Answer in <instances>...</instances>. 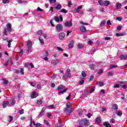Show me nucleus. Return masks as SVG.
Returning <instances> with one entry per match:
<instances>
[{"label": "nucleus", "instance_id": "62", "mask_svg": "<svg viewBox=\"0 0 127 127\" xmlns=\"http://www.w3.org/2000/svg\"><path fill=\"white\" fill-rule=\"evenodd\" d=\"M3 81V83L5 84V85H7V84L8 83V81L5 79H4Z\"/></svg>", "mask_w": 127, "mask_h": 127}, {"label": "nucleus", "instance_id": "21", "mask_svg": "<svg viewBox=\"0 0 127 127\" xmlns=\"http://www.w3.org/2000/svg\"><path fill=\"white\" fill-rule=\"evenodd\" d=\"M104 126L105 127H111V124H110V123H109L108 122H105V123H104Z\"/></svg>", "mask_w": 127, "mask_h": 127}, {"label": "nucleus", "instance_id": "43", "mask_svg": "<svg viewBox=\"0 0 127 127\" xmlns=\"http://www.w3.org/2000/svg\"><path fill=\"white\" fill-rule=\"evenodd\" d=\"M19 114H20V115H22V114H24V110L22 109L21 110H19Z\"/></svg>", "mask_w": 127, "mask_h": 127}, {"label": "nucleus", "instance_id": "24", "mask_svg": "<svg viewBox=\"0 0 127 127\" xmlns=\"http://www.w3.org/2000/svg\"><path fill=\"white\" fill-rule=\"evenodd\" d=\"M116 36L119 37L120 36H124V35H125V34L124 33H116Z\"/></svg>", "mask_w": 127, "mask_h": 127}, {"label": "nucleus", "instance_id": "41", "mask_svg": "<svg viewBox=\"0 0 127 127\" xmlns=\"http://www.w3.org/2000/svg\"><path fill=\"white\" fill-rule=\"evenodd\" d=\"M95 91V87H93L90 90V91H89V93H90L91 94L92 93H94V91Z\"/></svg>", "mask_w": 127, "mask_h": 127}, {"label": "nucleus", "instance_id": "14", "mask_svg": "<svg viewBox=\"0 0 127 127\" xmlns=\"http://www.w3.org/2000/svg\"><path fill=\"white\" fill-rule=\"evenodd\" d=\"M112 109L113 110H114V111H117L118 109H119V107L118 106V105L115 104L112 105Z\"/></svg>", "mask_w": 127, "mask_h": 127}, {"label": "nucleus", "instance_id": "61", "mask_svg": "<svg viewBox=\"0 0 127 127\" xmlns=\"http://www.w3.org/2000/svg\"><path fill=\"white\" fill-rule=\"evenodd\" d=\"M37 11H43V9H41L40 7H38L37 8Z\"/></svg>", "mask_w": 127, "mask_h": 127}, {"label": "nucleus", "instance_id": "53", "mask_svg": "<svg viewBox=\"0 0 127 127\" xmlns=\"http://www.w3.org/2000/svg\"><path fill=\"white\" fill-rule=\"evenodd\" d=\"M122 28H123L122 25H120V26H119L118 27H117L118 30H121V29H122Z\"/></svg>", "mask_w": 127, "mask_h": 127}, {"label": "nucleus", "instance_id": "15", "mask_svg": "<svg viewBox=\"0 0 127 127\" xmlns=\"http://www.w3.org/2000/svg\"><path fill=\"white\" fill-rule=\"evenodd\" d=\"M116 8L117 9H120V8H121V7H122V3L117 2V3H116Z\"/></svg>", "mask_w": 127, "mask_h": 127}, {"label": "nucleus", "instance_id": "50", "mask_svg": "<svg viewBox=\"0 0 127 127\" xmlns=\"http://www.w3.org/2000/svg\"><path fill=\"white\" fill-rule=\"evenodd\" d=\"M103 72H104V70L103 69H99L98 72V74H102V73H103Z\"/></svg>", "mask_w": 127, "mask_h": 127}, {"label": "nucleus", "instance_id": "2", "mask_svg": "<svg viewBox=\"0 0 127 127\" xmlns=\"http://www.w3.org/2000/svg\"><path fill=\"white\" fill-rule=\"evenodd\" d=\"M71 72V70L70 69L68 68L66 70V73L63 77V80H64V81H66V79L67 78H70L71 77V73H70Z\"/></svg>", "mask_w": 127, "mask_h": 127}, {"label": "nucleus", "instance_id": "1", "mask_svg": "<svg viewBox=\"0 0 127 127\" xmlns=\"http://www.w3.org/2000/svg\"><path fill=\"white\" fill-rule=\"evenodd\" d=\"M67 107L64 108V112L65 114H71L72 113V108L70 106V103L68 102L66 104Z\"/></svg>", "mask_w": 127, "mask_h": 127}, {"label": "nucleus", "instance_id": "28", "mask_svg": "<svg viewBox=\"0 0 127 127\" xmlns=\"http://www.w3.org/2000/svg\"><path fill=\"white\" fill-rule=\"evenodd\" d=\"M60 62V60H56L54 63H53V64L54 65H56L57 64H58V63Z\"/></svg>", "mask_w": 127, "mask_h": 127}, {"label": "nucleus", "instance_id": "63", "mask_svg": "<svg viewBox=\"0 0 127 127\" xmlns=\"http://www.w3.org/2000/svg\"><path fill=\"white\" fill-rule=\"evenodd\" d=\"M46 115L48 118H50V116H51V114L50 113H47Z\"/></svg>", "mask_w": 127, "mask_h": 127}, {"label": "nucleus", "instance_id": "40", "mask_svg": "<svg viewBox=\"0 0 127 127\" xmlns=\"http://www.w3.org/2000/svg\"><path fill=\"white\" fill-rule=\"evenodd\" d=\"M105 23H106V21L105 20L101 21V24H100L101 26H104V25H105Z\"/></svg>", "mask_w": 127, "mask_h": 127}, {"label": "nucleus", "instance_id": "27", "mask_svg": "<svg viewBox=\"0 0 127 127\" xmlns=\"http://www.w3.org/2000/svg\"><path fill=\"white\" fill-rule=\"evenodd\" d=\"M117 116L121 117V116H122L123 115V112H122V111H119L117 113Z\"/></svg>", "mask_w": 127, "mask_h": 127}, {"label": "nucleus", "instance_id": "5", "mask_svg": "<svg viewBox=\"0 0 127 127\" xmlns=\"http://www.w3.org/2000/svg\"><path fill=\"white\" fill-rule=\"evenodd\" d=\"M82 123H83V126L85 127H88L89 126V120L87 119H85L84 120L82 121Z\"/></svg>", "mask_w": 127, "mask_h": 127}, {"label": "nucleus", "instance_id": "16", "mask_svg": "<svg viewBox=\"0 0 127 127\" xmlns=\"http://www.w3.org/2000/svg\"><path fill=\"white\" fill-rule=\"evenodd\" d=\"M74 46V41H71L69 44L68 45L69 48H73Z\"/></svg>", "mask_w": 127, "mask_h": 127}, {"label": "nucleus", "instance_id": "6", "mask_svg": "<svg viewBox=\"0 0 127 127\" xmlns=\"http://www.w3.org/2000/svg\"><path fill=\"white\" fill-rule=\"evenodd\" d=\"M37 97H38V94L35 91H33L32 94L31 95V98L32 99H35Z\"/></svg>", "mask_w": 127, "mask_h": 127}, {"label": "nucleus", "instance_id": "22", "mask_svg": "<svg viewBox=\"0 0 127 127\" xmlns=\"http://www.w3.org/2000/svg\"><path fill=\"white\" fill-rule=\"evenodd\" d=\"M33 124L34 126H35V127H41L42 125L40 124V123H37L35 124V122L34 121H33Z\"/></svg>", "mask_w": 127, "mask_h": 127}, {"label": "nucleus", "instance_id": "11", "mask_svg": "<svg viewBox=\"0 0 127 127\" xmlns=\"http://www.w3.org/2000/svg\"><path fill=\"white\" fill-rule=\"evenodd\" d=\"M44 112H45V109H44V108H43L41 112L40 113L39 115H38L37 118L39 119L40 118H41V117L43 116V113H44Z\"/></svg>", "mask_w": 127, "mask_h": 127}, {"label": "nucleus", "instance_id": "47", "mask_svg": "<svg viewBox=\"0 0 127 127\" xmlns=\"http://www.w3.org/2000/svg\"><path fill=\"white\" fill-rule=\"evenodd\" d=\"M78 48L82 49L84 47V46L83 45L79 44L77 46Z\"/></svg>", "mask_w": 127, "mask_h": 127}, {"label": "nucleus", "instance_id": "58", "mask_svg": "<svg viewBox=\"0 0 127 127\" xmlns=\"http://www.w3.org/2000/svg\"><path fill=\"white\" fill-rule=\"evenodd\" d=\"M68 5L69 7H71V5H72V1H69L68 3Z\"/></svg>", "mask_w": 127, "mask_h": 127}, {"label": "nucleus", "instance_id": "32", "mask_svg": "<svg viewBox=\"0 0 127 127\" xmlns=\"http://www.w3.org/2000/svg\"><path fill=\"white\" fill-rule=\"evenodd\" d=\"M107 74L108 75V76H114V72L113 71H110L107 73Z\"/></svg>", "mask_w": 127, "mask_h": 127}, {"label": "nucleus", "instance_id": "4", "mask_svg": "<svg viewBox=\"0 0 127 127\" xmlns=\"http://www.w3.org/2000/svg\"><path fill=\"white\" fill-rule=\"evenodd\" d=\"M73 25V23H72L71 21H66L64 23V26L65 27H71Z\"/></svg>", "mask_w": 127, "mask_h": 127}, {"label": "nucleus", "instance_id": "3", "mask_svg": "<svg viewBox=\"0 0 127 127\" xmlns=\"http://www.w3.org/2000/svg\"><path fill=\"white\" fill-rule=\"evenodd\" d=\"M56 29L58 32L63 31V26L61 25V24H58L56 27Z\"/></svg>", "mask_w": 127, "mask_h": 127}, {"label": "nucleus", "instance_id": "9", "mask_svg": "<svg viewBox=\"0 0 127 127\" xmlns=\"http://www.w3.org/2000/svg\"><path fill=\"white\" fill-rule=\"evenodd\" d=\"M121 60H127V55H121L119 57Z\"/></svg>", "mask_w": 127, "mask_h": 127}, {"label": "nucleus", "instance_id": "7", "mask_svg": "<svg viewBox=\"0 0 127 127\" xmlns=\"http://www.w3.org/2000/svg\"><path fill=\"white\" fill-rule=\"evenodd\" d=\"M27 46L28 49H31V48H32V42L30 41H28L27 42Z\"/></svg>", "mask_w": 127, "mask_h": 127}, {"label": "nucleus", "instance_id": "42", "mask_svg": "<svg viewBox=\"0 0 127 127\" xmlns=\"http://www.w3.org/2000/svg\"><path fill=\"white\" fill-rule=\"evenodd\" d=\"M2 2H3V3H4V4H5V3H9V1H8V0H2Z\"/></svg>", "mask_w": 127, "mask_h": 127}, {"label": "nucleus", "instance_id": "54", "mask_svg": "<svg viewBox=\"0 0 127 127\" xmlns=\"http://www.w3.org/2000/svg\"><path fill=\"white\" fill-rule=\"evenodd\" d=\"M117 20H119V21H122V17H117L116 18Z\"/></svg>", "mask_w": 127, "mask_h": 127}, {"label": "nucleus", "instance_id": "20", "mask_svg": "<svg viewBox=\"0 0 127 127\" xmlns=\"http://www.w3.org/2000/svg\"><path fill=\"white\" fill-rule=\"evenodd\" d=\"M39 40L40 42L41 45H43V44H44V40H43V39H42V38L40 37L39 38Z\"/></svg>", "mask_w": 127, "mask_h": 127}, {"label": "nucleus", "instance_id": "23", "mask_svg": "<svg viewBox=\"0 0 127 127\" xmlns=\"http://www.w3.org/2000/svg\"><path fill=\"white\" fill-rule=\"evenodd\" d=\"M61 12H63V13H67L68 11H67L65 8H63L61 10Z\"/></svg>", "mask_w": 127, "mask_h": 127}, {"label": "nucleus", "instance_id": "39", "mask_svg": "<svg viewBox=\"0 0 127 127\" xmlns=\"http://www.w3.org/2000/svg\"><path fill=\"white\" fill-rule=\"evenodd\" d=\"M12 120H13V117H12V116H9L8 121V122H11L12 121Z\"/></svg>", "mask_w": 127, "mask_h": 127}, {"label": "nucleus", "instance_id": "31", "mask_svg": "<svg viewBox=\"0 0 127 127\" xmlns=\"http://www.w3.org/2000/svg\"><path fill=\"white\" fill-rule=\"evenodd\" d=\"M117 67H118L117 65L114 64V65H110V68L111 69H114V68H117Z\"/></svg>", "mask_w": 127, "mask_h": 127}, {"label": "nucleus", "instance_id": "57", "mask_svg": "<svg viewBox=\"0 0 127 127\" xmlns=\"http://www.w3.org/2000/svg\"><path fill=\"white\" fill-rule=\"evenodd\" d=\"M44 124H45V125H46L47 126H48V125H49V122H48L47 120H45Z\"/></svg>", "mask_w": 127, "mask_h": 127}, {"label": "nucleus", "instance_id": "12", "mask_svg": "<svg viewBox=\"0 0 127 127\" xmlns=\"http://www.w3.org/2000/svg\"><path fill=\"white\" fill-rule=\"evenodd\" d=\"M7 29L8 31H11V24L8 23L6 24Z\"/></svg>", "mask_w": 127, "mask_h": 127}, {"label": "nucleus", "instance_id": "8", "mask_svg": "<svg viewBox=\"0 0 127 127\" xmlns=\"http://www.w3.org/2000/svg\"><path fill=\"white\" fill-rule=\"evenodd\" d=\"M59 38L62 40L64 39L65 38V34L63 32L60 33L59 35Z\"/></svg>", "mask_w": 127, "mask_h": 127}, {"label": "nucleus", "instance_id": "46", "mask_svg": "<svg viewBox=\"0 0 127 127\" xmlns=\"http://www.w3.org/2000/svg\"><path fill=\"white\" fill-rule=\"evenodd\" d=\"M20 73L21 74H22V75H23V74H24V68H21Z\"/></svg>", "mask_w": 127, "mask_h": 127}, {"label": "nucleus", "instance_id": "10", "mask_svg": "<svg viewBox=\"0 0 127 127\" xmlns=\"http://www.w3.org/2000/svg\"><path fill=\"white\" fill-rule=\"evenodd\" d=\"M8 104H9V102L8 101H4L2 104V107L3 109H5L7 106H8Z\"/></svg>", "mask_w": 127, "mask_h": 127}, {"label": "nucleus", "instance_id": "38", "mask_svg": "<svg viewBox=\"0 0 127 127\" xmlns=\"http://www.w3.org/2000/svg\"><path fill=\"white\" fill-rule=\"evenodd\" d=\"M84 82H85V80H84V79H81V80L79 81V84L80 85H83Z\"/></svg>", "mask_w": 127, "mask_h": 127}, {"label": "nucleus", "instance_id": "34", "mask_svg": "<svg viewBox=\"0 0 127 127\" xmlns=\"http://www.w3.org/2000/svg\"><path fill=\"white\" fill-rule=\"evenodd\" d=\"M98 3H99L100 5H104V1L102 0H99L98 1Z\"/></svg>", "mask_w": 127, "mask_h": 127}, {"label": "nucleus", "instance_id": "55", "mask_svg": "<svg viewBox=\"0 0 127 127\" xmlns=\"http://www.w3.org/2000/svg\"><path fill=\"white\" fill-rule=\"evenodd\" d=\"M22 55H23V50H21L19 53V56H21Z\"/></svg>", "mask_w": 127, "mask_h": 127}, {"label": "nucleus", "instance_id": "17", "mask_svg": "<svg viewBox=\"0 0 127 127\" xmlns=\"http://www.w3.org/2000/svg\"><path fill=\"white\" fill-rule=\"evenodd\" d=\"M67 90H68V88H65L63 90V91H61L59 92V95H63V94H64V93H65V92H66V91H67Z\"/></svg>", "mask_w": 127, "mask_h": 127}, {"label": "nucleus", "instance_id": "44", "mask_svg": "<svg viewBox=\"0 0 127 127\" xmlns=\"http://www.w3.org/2000/svg\"><path fill=\"white\" fill-rule=\"evenodd\" d=\"M73 12H77V13H79V12H80V10L77 8L73 10Z\"/></svg>", "mask_w": 127, "mask_h": 127}, {"label": "nucleus", "instance_id": "30", "mask_svg": "<svg viewBox=\"0 0 127 127\" xmlns=\"http://www.w3.org/2000/svg\"><path fill=\"white\" fill-rule=\"evenodd\" d=\"M37 103L38 105H42V100L41 99H39L37 101Z\"/></svg>", "mask_w": 127, "mask_h": 127}, {"label": "nucleus", "instance_id": "60", "mask_svg": "<svg viewBox=\"0 0 127 127\" xmlns=\"http://www.w3.org/2000/svg\"><path fill=\"white\" fill-rule=\"evenodd\" d=\"M93 10H94V8H90V9L87 10V11H89V12H91V11H93Z\"/></svg>", "mask_w": 127, "mask_h": 127}, {"label": "nucleus", "instance_id": "29", "mask_svg": "<svg viewBox=\"0 0 127 127\" xmlns=\"http://www.w3.org/2000/svg\"><path fill=\"white\" fill-rule=\"evenodd\" d=\"M62 5L61 4L57 5L56 7V9H61Z\"/></svg>", "mask_w": 127, "mask_h": 127}, {"label": "nucleus", "instance_id": "48", "mask_svg": "<svg viewBox=\"0 0 127 127\" xmlns=\"http://www.w3.org/2000/svg\"><path fill=\"white\" fill-rule=\"evenodd\" d=\"M50 3H54L56 2V0H49Z\"/></svg>", "mask_w": 127, "mask_h": 127}, {"label": "nucleus", "instance_id": "64", "mask_svg": "<svg viewBox=\"0 0 127 127\" xmlns=\"http://www.w3.org/2000/svg\"><path fill=\"white\" fill-rule=\"evenodd\" d=\"M92 116H93L92 114H91V113H89L88 114H87V117L88 118H89V119H90V118H91L92 117Z\"/></svg>", "mask_w": 127, "mask_h": 127}, {"label": "nucleus", "instance_id": "35", "mask_svg": "<svg viewBox=\"0 0 127 127\" xmlns=\"http://www.w3.org/2000/svg\"><path fill=\"white\" fill-rule=\"evenodd\" d=\"M48 109H49V110H51V109H54V105H51L48 106Z\"/></svg>", "mask_w": 127, "mask_h": 127}, {"label": "nucleus", "instance_id": "18", "mask_svg": "<svg viewBox=\"0 0 127 127\" xmlns=\"http://www.w3.org/2000/svg\"><path fill=\"white\" fill-rule=\"evenodd\" d=\"M64 88H65V86H64L63 85H60L58 87V91H60V90H62V89H64Z\"/></svg>", "mask_w": 127, "mask_h": 127}, {"label": "nucleus", "instance_id": "56", "mask_svg": "<svg viewBox=\"0 0 127 127\" xmlns=\"http://www.w3.org/2000/svg\"><path fill=\"white\" fill-rule=\"evenodd\" d=\"M107 24H108V25H112V23H111V21L108 20L107 22Z\"/></svg>", "mask_w": 127, "mask_h": 127}, {"label": "nucleus", "instance_id": "33", "mask_svg": "<svg viewBox=\"0 0 127 127\" xmlns=\"http://www.w3.org/2000/svg\"><path fill=\"white\" fill-rule=\"evenodd\" d=\"M81 75H82V77H83L84 78H85V77H86L87 76L86 72H85L84 71L81 72Z\"/></svg>", "mask_w": 127, "mask_h": 127}, {"label": "nucleus", "instance_id": "26", "mask_svg": "<svg viewBox=\"0 0 127 127\" xmlns=\"http://www.w3.org/2000/svg\"><path fill=\"white\" fill-rule=\"evenodd\" d=\"M95 122L96 123H98V124H101V118H97L95 120Z\"/></svg>", "mask_w": 127, "mask_h": 127}, {"label": "nucleus", "instance_id": "59", "mask_svg": "<svg viewBox=\"0 0 127 127\" xmlns=\"http://www.w3.org/2000/svg\"><path fill=\"white\" fill-rule=\"evenodd\" d=\"M105 40H111V37H106L104 38Z\"/></svg>", "mask_w": 127, "mask_h": 127}, {"label": "nucleus", "instance_id": "13", "mask_svg": "<svg viewBox=\"0 0 127 127\" xmlns=\"http://www.w3.org/2000/svg\"><path fill=\"white\" fill-rule=\"evenodd\" d=\"M111 3V2L109 0H105L104 1L103 5L105 6H108V5H110V4Z\"/></svg>", "mask_w": 127, "mask_h": 127}, {"label": "nucleus", "instance_id": "51", "mask_svg": "<svg viewBox=\"0 0 127 127\" xmlns=\"http://www.w3.org/2000/svg\"><path fill=\"white\" fill-rule=\"evenodd\" d=\"M57 49L59 50V51H63V49L59 47H57Z\"/></svg>", "mask_w": 127, "mask_h": 127}, {"label": "nucleus", "instance_id": "25", "mask_svg": "<svg viewBox=\"0 0 127 127\" xmlns=\"http://www.w3.org/2000/svg\"><path fill=\"white\" fill-rule=\"evenodd\" d=\"M97 85H99V86H100V87H103L105 85V83L103 82H98L97 83Z\"/></svg>", "mask_w": 127, "mask_h": 127}, {"label": "nucleus", "instance_id": "36", "mask_svg": "<svg viewBox=\"0 0 127 127\" xmlns=\"http://www.w3.org/2000/svg\"><path fill=\"white\" fill-rule=\"evenodd\" d=\"M53 20H54L51 19L50 20V23H51V25H52V26H53V27H54V26H55V25H54V22H53Z\"/></svg>", "mask_w": 127, "mask_h": 127}, {"label": "nucleus", "instance_id": "19", "mask_svg": "<svg viewBox=\"0 0 127 127\" xmlns=\"http://www.w3.org/2000/svg\"><path fill=\"white\" fill-rule=\"evenodd\" d=\"M80 29L82 32H85V31H86V27L85 26H82L80 27Z\"/></svg>", "mask_w": 127, "mask_h": 127}, {"label": "nucleus", "instance_id": "37", "mask_svg": "<svg viewBox=\"0 0 127 127\" xmlns=\"http://www.w3.org/2000/svg\"><path fill=\"white\" fill-rule=\"evenodd\" d=\"M96 68V65L95 64H92L91 65H90V69L91 70H94V69Z\"/></svg>", "mask_w": 127, "mask_h": 127}, {"label": "nucleus", "instance_id": "52", "mask_svg": "<svg viewBox=\"0 0 127 127\" xmlns=\"http://www.w3.org/2000/svg\"><path fill=\"white\" fill-rule=\"evenodd\" d=\"M37 35H41V34H42V31L41 30H39L37 33Z\"/></svg>", "mask_w": 127, "mask_h": 127}, {"label": "nucleus", "instance_id": "45", "mask_svg": "<svg viewBox=\"0 0 127 127\" xmlns=\"http://www.w3.org/2000/svg\"><path fill=\"white\" fill-rule=\"evenodd\" d=\"M8 42V47L9 48L10 47V45L11 44V41H7Z\"/></svg>", "mask_w": 127, "mask_h": 127}, {"label": "nucleus", "instance_id": "49", "mask_svg": "<svg viewBox=\"0 0 127 127\" xmlns=\"http://www.w3.org/2000/svg\"><path fill=\"white\" fill-rule=\"evenodd\" d=\"M55 21H56L57 22H58L60 20L59 19V17H55Z\"/></svg>", "mask_w": 127, "mask_h": 127}]
</instances>
